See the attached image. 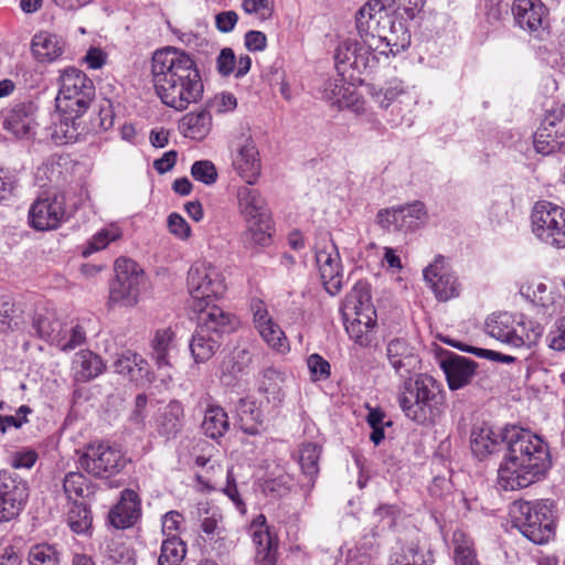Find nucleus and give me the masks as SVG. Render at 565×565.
<instances>
[{"label":"nucleus","instance_id":"obj_1","mask_svg":"<svg viewBox=\"0 0 565 565\" xmlns=\"http://www.w3.org/2000/svg\"><path fill=\"white\" fill-rule=\"evenodd\" d=\"M356 30L360 40H345L337 46L334 60L341 74L349 67L370 72L381 56H395L411 45L407 25L391 15L380 0H371L358 11Z\"/></svg>","mask_w":565,"mask_h":565},{"label":"nucleus","instance_id":"obj_2","mask_svg":"<svg viewBox=\"0 0 565 565\" xmlns=\"http://www.w3.org/2000/svg\"><path fill=\"white\" fill-rule=\"evenodd\" d=\"M151 76L160 100L183 111L203 96L204 86L194 58L181 49L166 46L153 52Z\"/></svg>","mask_w":565,"mask_h":565},{"label":"nucleus","instance_id":"obj_3","mask_svg":"<svg viewBox=\"0 0 565 565\" xmlns=\"http://www.w3.org/2000/svg\"><path fill=\"white\" fill-rule=\"evenodd\" d=\"M504 439L508 450L498 469L500 487L514 491L541 480L551 466L543 439L519 427L508 429Z\"/></svg>","mask_w":565,"mask_h":565},{"label":"nucleus","instance_id":"obj_4","mask_svg":"<svg viewBox=\"0 0 565 565\" xmlns=\"http://www.w3.org/2000/svg\"><path fill=\"white\" fill-rule=\"evenodd\" d=\"M397 403L408 419L420 425L433 424L445 409L444 392L427 374L404 379L398 386Z\"/></svg>","mask_w":565,"mask_h":565},{"label":"nucleus","instance_id":"obj_5","mask_svg":"<svg viewBox=\"0 0 565 565\" xmlns=\"http://www.w3.org/2000/svg\"><path fill=\"white\" fill-rule=\"evenodd\" d=\"M509 515L513 526L535 544L547 543L554 536L555 516L551 500L514 501Z\"/></svg>","mask_w":565,"mask_h":565},{"label":"nucleus","instance_id":"obj_6","mask_svg":"<svg viewBox=\"0 0 565 565\" xmlns=\"http://www.w3.org/2000/svg\"><path fill=\"white\" fill-rule=\"evenodd\" d=\"M484 331L491 338L513 348H532L541 340L544 327L522 313L498 312L487 318Z\"/></svg>","mask_w":565,"mask_h":565},{"label":"nucleus","instance_id":"obj_7","mask_svg":"<svg viewBox=\"0 0 565 565\" xmlns=\"http://www.w3.org/2000/svg\"><path fill=\"white\" fill-rule=\"evenodd\" d=\"M231 168L244 183L257 184L263 174L258 145L249 128L233 131L227 139Z\"/></svg>","mask_w":565,"mask_h":565},{"label":"nucleus","instance_id":"obj_8","mask_svg":"<svg viewBox=\"0 0 565 565\" xmlns=\"http://www.w3.org/2000/svg\"><path fill=\"white\" fill-rule=\"evenodd\" d=\"M93 82L76 67L65 68L60 76L56 109L65 114L83 116L94 97Z\"/></svg>","mask_w":565,"mask_h":565},{"label":"nucleus","instance_id":"obj_9","mask_svg":"<svg viewBox=\"0 0 565 565\" xmlns=\"http://www.w3.org/2000/svg\"><path fill=\"white\" fill-rule=\"evenodd\" d=\"M188 289L192 310H202L207 302H214L226 291L222 271L206 262L194 263L188 273Z\"/></svg>","mask_w":565,"mask_h":565},{"label":"nucleus","instance_id":"obj_10","mask_svg":"<svg viewBox=\"0 0 565 565\" xmlns=\"http://www.w3.org/2000/svg\"><path fill=\"white\" fill-rule=\"evenodd\" d=\"M116 279L110 286L113 306L134 307L146 286L143 269L132 259L120 257L115 262Z\"/></svg>","mask_w":565,"mask_h":565},{"label":"nucleus","instance_id":"obj_11","mask_svg":"<svg viewBox=\"0 0 565 565\" xmlns=\"http://www.w3.org/2000/svg\"><path fill=\"white\" fill-rule=\"evenodd\" d=\"M128 461L124 451L109 443L89 444L78 459L84 471L100 479L119 475Z\"/></svg>","mask_w":565,"mask_h":565},{"label":"nucleus","instance_id":"obj_12","mask_svg":"<svg viewBox=\"0 0 565 565\" xmlns=\"http://www.w3.org/2000/svg\"><path fill=\"white\" fill-rule=\"evenodd\" d=\"M533 234L543 243L565 247V209L550 201H539L531 213Z\"/></svg>","mask_w":565,"mask_h":565},{"label":"nucleus","instance_id":"obj_13","mask_svg":"<svg viewBox=\"0 0 565 565\" xmlns=\"http://www.w3.org/2000/svg\"><path fill=\"white\" fill-rule=\"evenodd\" d=\"M64 192H50L39 196L29 209V224L36 231H51L68 221L75 210L66 204Z\"/></svg>","mask_w":565,"mask_h":565},{"label":"nucleus","instance_id":"obj_14","mask_svg":"<svg viewBox=\"0 0 565 565\" xmlns=\"http://www.w3.org/2000/svg\"><path fill=\"white\" fill-rule=\"evenodd\" d=\"M428 212L420 201H414L405 205L393 206L379 211L376 215L377 224L392 232L409 233L426 225L428 222Z\"/></svg>","mask_w":565,"mask_h":565},{"label":"nucleus","instance_id":"obj_15","mask_svg":"<svg viewBox=\"0 0 565 565\" xmlns=\"http://www.w3.org/2000/svg\"><path fill=\"white\" fill-rule=\"evenodd\" d=\"M316 265L326 290L330 295L338 294L343 284V266L331 238H323L316 245Z\"/></svg>","mask_w":565,"mask_h":565},{"label":"nucleus","instance_id":"obj_16","mask_svg":"<svg viewBox=\"0 0 565 565\" xmlns=\"http://www.w3.org/2000/svg\"><path fill=\"white\" fill-rule=\"evenodd\" d=\"M423 275L439 301L459 297L461 284L444 256H436L434 262L424 269Z\"/></svg>","mask_w":565,"mask_h":565},{"label":"nucleus","instance_id":"obj_17","mask_svg":"<svg viewBox=\"0 0 565 565\" xmlns=\"http://www.w3.org/2000/svg\"><path fill=\"white\" fill-rule=\"evenodd\" d=\"M28 497V484L19 475L0 471V521L7 522L18 516Z\"/></svg>","mask_w":565,"mask_h":565},{"label":"nucleus","instance_id":"obj_18","mask_svg":"<svg viewBox=\"0 0 565 565\" xmlns=\"http://www.w3.org/2000/svg\"><path fill=\"white\" fill-rule=\"evenodd\" d=\"M253 326L262 340L275 352L286 354L290 350L288 338L284 330L269 313L267 306L258 299L250 303Z\"/></svg>","mask_w":565,"mask_h":565},{"label":"nucleus","instance_id":"obj_19","mask_svg":"<svg viewBox=\"0 0 565 565\" xmlns=\"http://www.w3.org/2000/svg\"><path fill=\"white\" fill-rule=\"evenodd\" d=\"M195 514L201 532L214 550L227 551L232 547L233 544L228 540L224 515L220 508L209 502H200L196 507Z\"/></svg>","mask_w":565,"mask_h":565},{"label":"nucleus","instance_id":"obj_20","mask_svg":"<svg viewBox=\"0 0 565 565\" xmlns=\"http://www.w3.org/2000/svg\"><path fill=\"white\" fill-rule=\"evenodd\" d=\"M39 110L34 100L15 103L6 113L3 128L18 138L29 139L39 126Z\"/></svg>","mask_w":565,"mask_h":565},{"label":"nucleus","instance_id":"obj_21","mask_svg":"<svg viewBox=\"0 0 565 565\" xmlns=\"http://www.w3.org/2000/svg\"><path fill=\"white\" fill-rule=\"evenodd\" d=\"M385 355L395 374L403 380L420 369L416 348L405 338H394L386 343Z\"/></svg>","mask_w":565,"mask_h":565},{"label":"nucleus","instance_id":"obj_22","mask_svg":"<svg viewBox=\"0 0 565 565\" xmlns=\"http://www.w3.org/2000/svg\"><path fill=\"white\" fill-rule=\"evenodd\" d=\"M249 532L256 546L255 565H276L279 541L264 514L252 521Z\"/></svg>","mask_w":565,"mask_h":565},{"label":"nucleus","instance_id":"obj_23","mask_svg":"<svg viewBox=\"0 0 565 565\" xmlns=\"http://www.w3.org/2000/svg\"><path fill=\"white\" fill-rule=\"evenodd\" d=\"M565 146V118L547 115L534 134V148L544 156L554 153Z\"/></svg>","mask_w":565,"mask_h":565},{"label":"nucleus","instance_id":"obj_24","mask_svg":"<svg viewBox=\"0 0 565 565\" xmlns=\"http://www.w3.org/2000/svg\"><path fill=\"white\" fill-rule=\"evenodd\" d=\"M547 9L541 0H514L512 14L518 26L530 33L544 28Z\"/></svg>","mask_w":565,"mask_h":565},{"label":"nucleus","instance_id":"obj_25","mask_svg":"<svg viewBox=\"0 0 565 565\" xmlns=\"http://www.w3.org/2000/svg\"><path fill=\"white\" fill-rule=\"evenodd\" d=\"M198 313V329L212 333L220 338L222 333H227L238 324L235 316L224 311L214 302H207L202 310H193Z\"/></svg>","mask_w":565,"mask_h":565},{"label":"nucleus","instance_id":"obj_26","mask_svg":"<svg viewBox=\"0 0 565 565\" xmlns=\"http://www.w3.org/2000/svg\"><path fill=\"white\" fill-rule=\"evenodd\" d=\"M439 364L451 391L459 390L469 384L477 367L476 362L455 353L443 358Z\"/></svg>","mask_w":565,"mask_h":565},{"label":"nucleus","instance_id":"obj_27","mask_svg":"<svg viewBox=\"0 0 565 565\" xmlns=\"http://www.w3.org/2000/svg\"><path fill=\"white\" fill-rule=\"evenodd\" d=\"M521 296L541 308L544 313L556 311L557 294L552 285H548L541 278H531L524 280L519 288Z\"/></svg>","mask_w":565,"mask_h":565},{"label":"nucleus","instance_id":"obj_28","mask_svg":"<svg viewBox=\"0 0 565 565\" xmlns=\"http://www.w3.org/2000/svg\"><path fill=\"white\" fill-rule=\"evenodd\" d=\"M323 98L338 108H350L355 113L362 110V103L354 86L348 83L343 76L326 82Z\"/></svg>","mask_w":565,"mask_h":565},{"label":"nucleus","instance_id":"obj_29","mask_svg":"<svg viewBox=\"0 0 565 565\" xmlns=\"http://www.w3.org/2000/svg\"><path fill=\"white\" fill-rule=\"evenodd\" d=\"M64 322L60 320L54 309L38 308L33 317V328L38 335L57 348L70 347L62 338L61 329Z\"/></svg>","mask_w":565,"mask_h":565},{"label":"nucleus","instance_id":"obj_30","mask_svg":"<svg viewBox=\"0 0 565 565\" xmlns=\"http://www.w3.org/2000/svg\"><path fill=\"white\" fill-rule=\"evenodd\" d=\"M503 440L501 431L487 423L475 425L470 435L471 450L480 459L497 452Z\"/></svg>","mask_w":565,"mask_h":565},{"label":"nucleus","instance_id":"obj_31","mask_svg":"<svg viewBox=\"0 0 565 565\" xmlns=\"http://www.w3.org/2000/svg\"><path fill=\"white\" fill-rule=\"evenodd\" d=\"M140 516V503L134 490L121 492L120 501L109 512V521L117 529L132 526Z\"/></svg>","mask_w":565,"mask_h":565},{"label":"nucleus","instance_id":"obj_32","mask_svg":"<svg viewBox=\"0 0 565 565\" xmlns=\"http://www.w3.org/2000/svg\"><path fill=\"white\" fill-rule=\"evenodd\" d=\"M253 185L243 182L235 190L238 212L245 221H253L267 214L266 201L262 192Z\"/></svg>","mask_w":565,"mask_h":565},{"label":"nucleus","instance_id":"obj_33","mask_svg":"<svg viewBox=\"0 0 565 565\" xmlns=\"http://www.w3.org/2000/svg\"><path fill=\"white\" fill-rule=\"evenodd\" d=\"M347 333L360 347H367L373 341L376 327V311L366 309L362 316L343 315Z\"/></svg>","mask_w":565,"mask_h":565},{"label":"nucleus","instance_id":"obj_34","mask_svg":"<svg viewBox=\"0 0 565 565\" xmlns=\"http://www.w3.org/2000/svg\"><path fill=\"white\" fill-rule=\"evenodd\" d=\"M64 41L56 34L41 31L31 41L33 57L40 63H52L58 60L64 52Z\"/></svg>","mask_w":565,"mask_h":565},{"label":"nucleus","instance_id":"obj_35","mask_svg":"<svg viewBox=\"0 0 565 565\" xmlns=\"http://www.w3.org/2000/svg\"><path fill=\"white\" fill-rule=\"evenodd\" d=\"M285 372L275 367L265 369L258 380V392L273 406H278L285 398L284 384Z\"/></svg>","mask_w":565,"mask_h":565},{"label":"nucleus","instance_id":"obj_36","mask_svg":"<svg viewBox=\"0 0 565 565\" xmlns=\"http://www.w3.org/2000/svg\"><path fill=\"white\" fill-rule=\"evenodd\" d=\"M55 117L53 126L50 127L51 139L57 145H66L76 141L81 134L79 118L82 116L57 110Z\"/></svg>","mask_w":565,"mask_h":565},{"label":"nucleus","instance_id":"obj_37","mask_svg":"<svg viewBox=\"0 0 565 565\" xmlns=\"http://www.w3.org/2000/svg\"><path fill=\"white\" fill-rule=\"evenodd\" d=\"M212 115L207 109L189 113L182 117L180 128L186 138L193 140H203L211 132Z\"/></svg>","mask_w":565,"mask_h":565},{"label":"nucleus","instance_id":"obj_38","mask_svg":"<svg viewBox=\"0 0 565 565\" xmlns=\"http://www.w3.org/2000/svg\"><path fill=\"white\" fill-rule=\"evenodd\" d=\"M114 369L119 374L128 375L132 381H149L148 362L135 352H122L114 362Z\"/></svg>","mask_w":565,"mask_h":565},{"label":"nucleus","instance_id":"obj_39","mask_svg":"<svg viewBox=\"0 0 565 565\" xmlns=\"http://www.w3.org/2000/svg\"><path fill=\"white\" fill-rule=\"evenodd\" d=\"M73 370L76 381L87 382L102 374L105 364L100 356L89 350L77 352L73 360Z\"/></svg>","mask_w":565,"mask_h":565},{"label":"nucleus","instance_id":"obj_40","mask_svg":"<svg viewBox=\"0 0 565 565\" xmlns=\"http://www.w3.org/2000/svg\"><path fill=\"white\" fill-rule=\"evenodd\" d=\"M63 491L68 502L78 504L94 493V487L83 473L68 472L63 479Z\"/></svg>","mask_w":565,"mask_h":565},{"label":"nucleus","instance_id":"obj_41","mask_svg":"<svg viewBox=\"0 0 565 565\" xmlns=\"http://www.w3.org/2000/svg\"><path fill=\"white\" fill-rule=\"evenodd\" d=\"M218 347V337L198 328L190 342V351L196 363L209 361L215 354Z\"/></svg>","mask_w":565,"mask_h":565},{"label":"nucleus","instance_id":"obj_42","mask_svg":"<svg viewBox=\"0 0 565 565\" xmlns=\"http://www.w3.org/2000/svg\"><path fill=\"white\" fill-rule=\"evenodd\" d=\"M248 362L249 356L245 351H239L235 355L224 358L218 367V376L222 384L225 386H235L244 373V370L247 369Z\"/></svg>","mask_w":565,"mask_h":565},{"label":"nucleus","instance_id":"obj_43","mask_svg":"<svg viewBox=\"0 0 565 565\" xmlns=\"http://www.w3.org/2000/svg\"><path fill=\"white\" fill-rule=\"evenodd\" d=\"M237 416L241 428L248 435L259 433L264 415L256 401L252 398H241L237 406Z\"/></svg>","mask_w":565,"mask_h":565},{"label":"nucleus","instance_id":"obj_44","mask_svg":"<svg viewBox=\"0 0 565 565\" xmlns=\"http://www.w3.org/2000/svg\"><path fill=\"white\" fill-rule=\"evenodd\" d=\"M320 456L321 447L315 443H303L299 447L298 463L310 487L313 486L315 479L319 473Z\"/></svg>","mask_w":565,"mask_h":565},{"label":"nucleus","instance_id":"obj_45","mask_svg":"<svg viewBox=\"0 0 565 565\" xmlns=\"http://www.w3.org/2000/svg\"><path fill=\"white\" fill-rule=\"evenodd\" d=\"M371 299L370 286L359 281L345 298L343 315L362 316L366 309L375 310Z\"/></svg>","mask_w":565,"mask_h":565},{"label":"nucleus","instance_id":"obj_46","mask_svg":"<svg viewBox=\"0 0 565 565\" xmlns=\"http://www.w3.org/2000/svg\"><path fill=\"white\" fill-rule=\"evenodd\" d=\"M175 333L171 328L156 331L152 339V359L159 369L170 366V352L174 348Z\"/></svg>","mask_w":565,"mask_h":565},{"label":"nucleus","instance_id":"obj_47","mask_svg":"<svg viewBox=\"0 0 565 565\" xmlns=\"http://www.w3.org/2000/svg\"><path fill=\"white\" fill-rule=\"evenodd\" d=\"M230 428V422L226 412L218 405H210L202 423L204 434L216 439L222 437Z\"/></svg>","mask_w":565,"mask_h":565},{"label":"nucleus","instance_id":"obj_48","mask_svg":"<svg viewBox=\"0 0 565 565\" xmlns=\"http://www.w3.org/2000/svg\"><path fill=\"white\" fill-rule=\"evenodd\" d=\"M121 236L122 230L115 223L102 227L87 241L83 249V256L87 257L105 249L110 243L120 239Z\"/></svg>","mask_w":565,"mask_h":565},{"label":"nucleus","instance_id":"obj_49","mask_svg":"<svg viewBox=\"0 0 565 565\" xmlns=\"http://www.w3.org/2000/svg\"><path fill=\"white\" fill-rule=\"evenodd\" d=\"M183 407L178 401H171L158 418L160 434L175 435L182 427Z\"/></svg>","mask_w":565,"mask_h":565},{"label":"nucleus","instance_id":"obj_50","mask_svg":"<svg viewBox=\"0 0 565 565\" xmlns=\"http://www.w3.org/2000/svg\"><path fill=\"white\" fill-rule=\"evenodd\" d=\"M454 565H481L477 558L472 541L461 531L452 536Z\"/></svg>","mask_w":565,"mask_h":565},{"label":"nucleus","instance_id":"obj_51","mask_svg":"<svg viewBox=\"0 0 565 565\" xmlns=\"http://www.w3.org/2000/svg\"><path fill=\"white\" fill-rule=\"evenodd\" d=\"M186 553L185 544L179 536L167 537L161 545L160 565H179Z\"/></svg>","mask_w":565,"mask_h":565},{"label":"nucleus","instance_id":"obj_52","mask_svg":"<svg viewBox=\"0 0 565 565\" xmlns=\"http://www.w3.org/2000/svg\"><path fill=\"white\" fill-rule=\"evenodd\" d=\"M388 565H427L425 555L415 545L407 547L397 543L390 555Z\"/></svg>","mask_w":565,"mask_h":565},{"label":"nucleus","instance_id":"obj_53","mask_svg":"<svg viewBox=\"0 0 565 565\" xmlns=\"http://www.w3.org/2000/svg\"><path fill=\"white\" fill-rule=\"evenodd\" d=\"M396 515L397 508L395 505L384 504L375 509L371 516L373 536L391 530L395 525Z\"/></svg>","mask_w":565,"mask_h":565},{"label":"nucleus","instance_id":"obj_54","mask_svg":"<svg viewBox=\"0 0 565 565\" xmlns=\"http://www.w3.org/2000/svg\"><path fill=\"white\" fill-rule=\"evenodd\" d=\"M245 222L247 239L259 246H267L270 243V224L267 214Z\"/></svg>","mask_w":565,"mask_h":565},{"label":"nucleus","instance_id":"obj_55","mask_svg":"<svg viewBox=\"0 0 565 565\" xmlns=\"http://www.w3.org/2000/svg\"><path fill=\"white\" fill-rule=\"evenodd\" d=\"M30 565H60V555L51 544H36L29 551Z\"/></svg>","mask_w":565,"mask_h":565},{"label":"nucleus","instance_id":"obj_56","mask_svg":"<svg viewBox=\"0 0 565 565\" xmlns=\"http://www.w3.org/2000/svg\"><path fill=\"white\" fill-rule=\"evenodd\" d=\"M68 525L77 534L85 533L92 526L90 511L86 503L74 504L68 511Z\"/></svg>","mask_w":565,"mask_h":565},{"label":"nucleus","instance_id":"obj_57","mask_svg":"<svg viewBox=\"0 0 565 565\" xmlns=\"http://www.w3.org/2000/svg\"><path fill=\"white\" fill-rule=\"evenodd\" d=\"M241 7L260 22L271 20L275 13V0H243Z\"/></svg>","mask_w":565,"mask_h":565},{"label":"nucleus","instance_id":"obj_58","mask_svg":"<svg viewBox=\"0 0 565 565\" xmlns=\"http://www.w3.org/2000/svg\"><path fill=\"white\" fill-rule=\"evenodd\" d=\"M376 554L374 544L364 537V542L359 543L353 550L349 551V565H373L372 561Z\"/></svg>","mask_w":565,"mask_h":565},{"label":"nucleus","instance_id":"obj_59","mask_svg":"<svg viewBox=\"0 0 565 565\" xmlns=\"http://www.w3.org/2000/svg\"><path fill=\"white\" fill-rule=\"evenodd\" d=\"M191 175L205 185H213L217 181L218 172L211 160H199L192 164Z\"/></svg>","mask_w":565,"mask_h":565},{"label":"nucleus","instance_id":"obj_60","mask_svg":"<svg viewBox=\"0 0 565 565\" xmlns=\"http://www.w3.org/2000/svg\"><path fill=\"white\" fill-rule=\"evenodd\" d=\"M445 342H447L448 344H450L454 348H457V349H459L461 351H465V352L472 353L473 355H476L478 358H481V359L500 361V362H503V363H511V362H513L515 360V358H513L511 355L502 354V353H499V352H495V351H492V350L482 349V348H476V347H471V345H466V344H462L460 342L450 341V340H445Z\"/></svg>","mask_w":565,"mask_h":565},{"label":"nucleus","instance_id":"obj_61","mask_svg":"<svg viewBox=\"0 0 565 565\" xmlns=\"http://www.w3.org/2000/svg\"><path fill=\"white\" fill-rule=\"evenodd\" d=\"M61 333L63 340L65 342H70L67 343L70 347L58 348L62 351H71L77 345H81L86 339L84 329L78 323L73 321L71 323L64 322L61 329Z\"/></svg>","mask_w":565,"mask_h":565},{"label":"nucleus","instance_id":"obj_62","mask_svg":"<svg viewBox=\"0 0 565 565\" xmlns=\"http://www.w3.org/2000/svg\"><path fill=\"white\" fill-rule=\"evenodd\" d=\"M307 366L313 381L327 380L330 376L329 362L318 353L308 356Z\"/></svg>","mask_w":565,"mask_h":565},{"label":"nucleus","instance_id":"obj_63","mask_svg":"<svg viewBox=\"0 0 565 565\" xmlns=\"http://www.w3.org/2000/svg\"><path fill=\"white\" fill-rule=\"evenodd\" d=\"M546 341L552 350H565V317L558 318L554 322L547 333Z\"/></svg>","mask_w":565,"mask_h":565},{"label":"nucleus","instance_id":"obj_64","mask_svg":"<svg viewBox=\"0 0 565 565\" xmlns=\"http://www.w3.org/2000/svg\"><path fill=\"white\" fill-rule=\"evenodd\" d=\"M237 106L236 97L228 92L216 94L207 104L216 114H226L233 111Z\"/></svg>","mask_w":565,"mask_h":565}]
</instances>
